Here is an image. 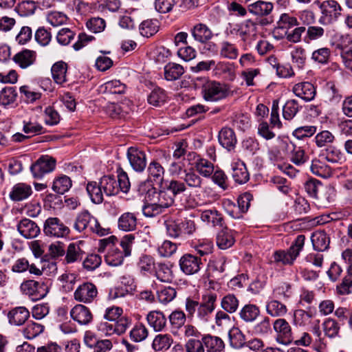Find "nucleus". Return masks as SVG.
I'll use <instances>...</instances> for the list:
<instances>
[{"label":"nucleus","instance_id":"nucleus-5","mask_svg":"<svg viewBox=\"0 0 352 352\" xmlns=\"http://www.w3.org/2000/svg\"><path fill=\"white\" fill-rule=\"evenodd\" d=\"M160 186L162 188L159 191H157L155 188L148 189L145 199L147 202H154V204L158 205L162 210H164L172 206L174 199L165 186Z\"/></svg>","mask_w":352,"mask_h":352},{"label":"nucleus","instance_id":"nucleus-7","mask_svg":"<svg viewBox=\"0 0 352 352\" xmlns=\"http://www.w3.org/2000/svg\"><path fill=\"white\" fill-rule=\"evenodd\" d=\"M216 300L217 294L215 293L210 292L203 295L195 315L196 318L204 322L208 321L215 309Z\"/></svg>","mask_w":352,"mask_h":352},{"label":"nucleus","instance_id":"nucleus-16","mask_svg":"<svg viewBox=\"0 0 352 352\" xmlns=\"http://www.w3.org/2000/svg\"><path fill=\"white\" fill-rule=\"evenodd\" d=\"M182 180L185 183L186 188L194 190L196 192L201 191L205 184L201 177L192 169H188L182 176Z\"/></svg>","mask_w":352,"mask_h":352},{"label":"nucleus","instance_id":"nucleus-1","mask_svg":"<svg viewBox=\"0 0 352 352\" xmlns=\"http://www.w3.org/2000/svg\"><path fill=\"white\" fill-rule=\"evenodd\" d=\"M195 85L197 88H201L203 98L207 102H219L232 95L228 85L209 80L206 78H197Z\"/></svg>","mask_w":352,"mask_h":352},{"label":"nucleus","instance_id":"nucleus-27","mask_svg":"<svg viewBox=\"0 0 352 352\" xmlns=\"http://www.w3.org/2000/svg\"><path fill=\"white\" fill-rule=\"evenodd\" d=\"M232 177L234 182L239 184L246 183L250 179V175L245 163L241 160L232 164Z\"/></svg>","mask_w":352,"mask_h":352},{"label":"nucleus","instance_id":"nucleus-55","mask_svg":"<svg viewBox=\"0 0 352 352\" xmlns=\"http://www.w3.org/2000/svg\"><path fill=\"white\" fill-rule=\"evenodd\" d=\"M292 63L298 69H302L306 63V52L302 47H295L291 52Z\"/></svg>","mask_w":352,"mask_h":352},{"label":"nucleus","instance_id":"nucleus-35","mask_svg":"<svg viewBox=\"0 0 352 352\" xmlns=\"http://www.w3.org/2000/svg\"><path fill=\"white\" fill-rule=\"evenodd\" d=\"M266 312L272 317H282L287 312V306L278 300H270L266 303Z\"/></svg>","mask_w":352,"mask_h":352},{"label":"nucleus","instance_id":"nucleus-45","mask_svg":"<svg viewBox=\"0 0 352 352\" xmlns=\"http://www.w3.org/2000/svg\"><path fill=\"white\" fill-rule=\"evenodd\" d=\"M184 72L183 67L177 63H170L164 67V77L169 81L179 78Z\"/></svg>","mask_w":352,"mask_h":352},{"label":"nucleus","instance_id":"nucleus-17","mask_svg":"<svg viewBox=\"0 0 352 352\" xmlns=\"http://www.w3.org/2000/svg\"><path fill=\"white\" fill-rule=\"evenodd\" d=\"M29 317L30 311L25 307L12 308L7 314L9 324L13 326L23 324Z\"/></svg>","mask_w":352,"mask_h":352},{"label":"nucleus","instance_id":"nucleus-4","mask_svg":"<svg viewBox=\"0 0 352 352\" xmlns=\"http://www.w3.org/2000/svg\"><path fill=\"white\" fill-rule=\"evenodd\" d=\"M21 292L28 296L33 300H38L45 297L49 292L48 285L43 281L28 280L20 286Z\"/></svg>","mask_w":352,"mask_h":352},{"label":"nucleus","instance_id":"nucleus-40","mask_svg":"<svg viewBox=\"0 0 352 352\" xmlns=\"http://www.w3.org/2000/svg\"><path fill=\"white\" fill-rule=\"evenodd\" d=\"M260 314L258 307L252 304L245 305L239 312L240 318L246 322H254Z\"/></svg>","mask_w":352,"mask_h":352},{"label":"nucleus","instance_id":"nucleus-29","mask_svg":"<svg viewBox=\"0 0 352 352\" xmlns=\"http://www.w3.org/2000/svg\"><path fill=\"white\" fill-rule=\"evenodd\" d=\"M193 38L199 43H206L213 36L211 30L204 23H198L193 26L190 30Z\"/></svg>","mask_w":352,"mask_h":352},{"label":"nucleus","instance_id":"nucleus-53","mask_svg":"<svg viewBox=\"0 0 352 352\" xmlns=\"http://www.w3.org/2000/svg\"><path fill=\"white\" fill-rule=\"evenodd\" d=\"M36 3L32 0L22 1L15 7V10L21 16H28L34 13Z\"/></svg>","mask_w":352,"mask_h":352},{"label":"nucleus","instance_id":"nucleus-39","mask_svg":"<svg viewBox=\"0 0 352 352\" xmlns=\"http://www.w3.org/2000/svg\"><path fill=\"white\" fill-rule=\"evenodd\" d=\"M203 342L208 352H221L225 347L223 341L217 336L205 335L203 336Z\"/></svg>","mask_w":352,"mask_h":352},{"label":"nucleus","instance_id":"nucleus-12","mask_svg":"<svg viewBox=\"0 0 352 352\" xmlns=\"http://www.w3.org/2000/svg\"><path fill=\"white\" fill-rule=\"evenodd\" d=\"M257 34V25L251 20L241 23L236 30V35L245 45H250L255 40Z\"/></svg>","mask_w":352,"mask_h":352},{"label":"nucleus","instance_id":"nucleus-11","mask_svg":"<svg viewBox=\"0 0 352 352\" xmlns=\"http://www.w3.org/2000/svg\"><path fill=\"white\" fill-rule=\"evenodd\" d=\"M276 140L290 153L291 160L296 165L300 166L307 162L309 157L301 147L296 146L293 142L284 140L280 137Z\"/></svg>","mask_w":352,"mask_h":352},{"label":"nucleus","instance_id":"nucleus-56","mask_svg":"<svg viewBox=\"0 0 352 352\" xmlns=\"http://www.w3.org/2000/svg\"><path fill=\"white\" fill-rule=\"evenodd\" d=\"M82 251L79 245L72 243L66 251L65 261L68 263H72L82 258Z\"/></svg>","mask_w":352,"mask_h":352},{"label":"nucleus","instance_id":"nucleus-6","mask_svg":"<svg viewBox=\"0 0 352 352\" xmlns=\"http://www.w3.org/2000/svg\"><path fill=\"white\" fill-rule=\"evenodd\" d=\"M322 16L320 22L324 25L331 24L336 21L341 15L342 8L334 0L323 1L320 5Z\"/></svg>","mask_w":352,"mask_h":352},{"label":"nucleus","instance_id":"nucleus-33","mask_svg":"<svg viewBox=\"0 0 352 352\" xmlns=\"http://www.w3.org/2000/svg\"><path fill=\"white\" fill-rule=\"evenodd\" d=\"M273 4L271 2L257 1L248 6L250 13L257 16H267L273 10Z\"/></svg>","mask_w":352,"mask_h":352},{"label":"nucleus","instance_id":"nucleus-50","mask_svg":"<svg viewBox=\"0 0 352 352\" xmlns=\"http://www.w3.org/2000/svg\"><path fill=\"white\" fill-rule=\"evenodd\" d=\"M148 336V331L142 323L135 324L129 333L130 338L135 342H140L146 340Z\"/></svg>","mask_w":352,"mask_h":352},{"label":"nucleus","instance_id":"nucleus-34","mask_svg":"<svg viewBox=\"0 0 352 352\" xmlns=\"http://www.w3.org/2000/svg\"><path fill=\"white\" fill-rule=\"evenodd\" d=\"M118 228L123 231L129 232L135 230L137 226V217L133 212H124L118 219Z\"/></svg>","mask_w":352,"mask_h":352},{"label":"nucleus","instance_id":"nucleus-52","mask_svg":"<svg viewBox=\"0 0 352 352\" xmlns=\"http://www.w3.org/2000/svg\"><path fill=\"white\" fill-rule=\"evenodd\" d=\"M17 93L12 87H6L0 91V104L7 107L12 104L16 98Z\"/></svg>","mask_w":352,"mask_h":352},{"label":"nucleus","instance_id":"nucleus-49","mask_svg":"<svg viewBox=\"0 0 352 352\" xmlns=\"http://www.w3.org/2000/svg\"><path fill=\"white\" fill-rule=\"evenodd\" d=\"M155 269V276L158 280L164 283H170L173 280V273L168 265L158 263Z\"/></svg>","mask_w":352,"mask_h":352},{"label":"nucleus","instance_id":"nucleus-48","mask_svg":"<svg viewBox=\"0 0 352 352\" xmlns=\"http://www.w3.org/2000/svg\"><path fill=\"white\" fill-rule=\"evenodd\" d=\"M195 168L199 175L209 177L214 172V165L206 159L200 158L195 162Z\"/></svg>","mask_w":352,"mask_h":352},{"label":"nucleus","instance_id":"nucleus-37","mask_svg":"<svg viewBox=\"0 0 352 352\" xmlns=\"http://www.w3.org/2000/svg\"><path fill=\"white\" fill-rule=\"evenodd\" d=\"M311 242L314 250L322 252L329 248L330 240L324 231H316L312 234Z\"/></svg>","mask_w":352,"mask_h":352},{"label":"nucleus","instance_id":"nucleus-54","mask_svg":"<svg viewBox=\"0 0 352 352\" xmlns=\"http://www.w3.org/2000/svg\"><path fill=\"white\" fill-rule=\"evenodd\" d=\"M239 305V300L234 294L225 296L221 302L222 309L230 314L234 313L237 310Z\"/></svg>","mask_w":352,"mask_h":352},{"label":"nucleus","instance_id":"nucleus-44","mask_svg":"<svg viewBox=\"0 0 352 352\" xmlns=\"http://www.w3.org/2000/svg\"><path fill=\"white\" fill-rule=\"evenodd\" d=\"M52 75L57 84H63L66 81L67 64L64 62H57L52 67Z\"/></svg>","mask_w":352,"mask_h":352},{"label":"nucleus","instance_id":"nucleus-47","mask_svg":"<svg viewBox=\"0 0 352 352\" xmlns=\"http://www.w3.org/2000/svg\"><path fill=\"white\" fill-rule=\"evenodd\" d=\"M71 179L67 175H61L56 178L52 184V190L58 194H64L72 187Z\"/></svg>","mask_w":352,"mask_h":352},{"label":"nucleus","instance_id":"nucleus-60","mask_svg":"<svg viewBox=\"0 0 352 352\" xmlns=\"http://www.w3.org/2000/svg\"><path fill=\"white\" fill-rule=\"evenodd\" d=\"M166 96L165 91L161 88L154 89L148 96V102L150 104L158 107L166 101Z\"/></svg>","mask_w":352,"mask_h":352},{"label":"nucleus","instance_id":"nucleus-13","mask_svg":"<svg viewBox=\"0 0 352 352\" xmlns=\"http://www.w3.org/2000/svg\"><path fill=\"white\" fill-rule=\"evenodd\" d=\"M96 287L91 283H85L78 287L74 294V299L78 302L90 303L97 296Z\"/></svg>","mask_w":352,"mask_h":352},{"label":"nucleus","instance_id":"nucleus-20","mask_svg":"<svg viewBox=\"0 0 352 352\" xmlns=\"http://www.w3.org/2000/svg\"><path fill=\"white\" fill-rule=\"evenodd\" d=\"M32 194V189L30 185L25 183H18L13 186L9 197L13 201H21L28 199Z\"/></svg>","mask_w":352,"mask_h":352},{"label":"nucleus","instance_id":"nucleus-25","mask_svg":"<svg viewBox=\"0 0 352 352\" xmlns=\"http://www.w3.org/2000/svg\"><path fill=\"white\" fill-rule=\"evenodd\" d=\"M295 95L305 101L312 100L316 95L315 87L309 82H300L295 85L293 87Z\"/></svg>","mask_w":352,"mask_h":352},{"label":"nucleus","instance_id":"nucleus-58","mask_svg":"<svg viewBox=\"0 0 352 352\" xmlns=\"http://www.w3.org/2000/svg\"><path fill=\"white\" fill-rule=\"evenodd\" d=\"M164 225L166 227L167 234L170 237L177 238L182 236L181 220L168 219L165 221Z\"/></svg>","mask_w":352,"mask_h":352},{"label":"nucleus","instance_id":"nucleus-63","mask_svg":"<svg viewBox=\"0 0 352 352\" xmlns=\"http://www.w3.org/2000/svg\"><path fill=\"white\" fill-rule=\"evenodd\" d=\"M299 106L295 100H289L286 102L283 107V116L285 120H292L298 111Z\"/></svg>","mask_w":352,"mask_h":352},{"label":"nucleus","instance_id":"nucleus-24","mask_svg":"<svg viewBox=\"0 0 352 352\" xmlns=\"http://www.w3.org/2000/svg\"><path fill=\"white\" fill-rule=\"evenodd\" d=\"M148 325L156 332L162 331L166 327L167 320L160 311H151L146 316Z\"/></svg>","mask_w":352,"mask_h":352},{"label":"nucleus","instance_id":"nucleus-46","mask_svg":"<svg viewBox=\"0 0 352 352\" xmlns=\"http://www.w3.org/2000/svg\"><path fill=\"white\" fill-rule=\"evenodd\" d=\"M219 54L222 58L234 60L237 58L239 50L234 44L224 41L220 44Z\"/></svg>","mask_w":352,"mask_h":352},{"label":"nucleus","instance_id":"nucleus-3","mask_svg":"<svg viewBox=\"0 0 352 352\" xmlns=\"http://www.w3.org/2000/svg\"><path fill=\"white\" fill-rule=\"evenodd\" d=\"M305 240L304 235H298L289 248L275 251L272 255L274 262L284 265H293L304 247Z\"/></svg>","mask_w":352,"mask_h":352},{"label":"nucleus","instance_id":"nucleus-31","mask_svg":"<svg viewBox=\"0 0 352 352\" xmlns=\"http://www.w3.org/2000/svg\"><path fill=\"white\" fill-rule=\"evenodd\" d=\"M235 242L234 232L228 228L221 230L217 236V245L221 250H226Z\"/></svg>","mask_w":352,"mask_h":352},{"label":"nucleus","instance_id":"nucleus-22","mask_svg":"<svg viewBox=\"0 0 352 352\" xmlns=\"http://www.w3.org/2000/svg\"><path fill=\"white\" fill-rule=\"evenodd\" d=\"M12 60L21 68L26 69L35 63L36 53L35 51L25 49L16 53Z\"/></svg>","mask_w":352,"mask_h":352},{"label":"nucleus","instance_id":"nucleus-41","mask_svg":"<svg viewBox=\"0 0 352 352\" xmlns=\"http://www.w3.org/2000/svg\"><path fill=\"white\" fill-rule=\"evenodd\" d=\"M139 30L140 34L143 36H152L159 30V22L156 19L145 20L140 23Z\"/></svg>","mask_w":352,"mask_h":352},{"label":"nucleus","instance_id":"nucleus-18","mask_svg":"<svg viewBox=\"0 0 352 352\" xmlns=\"http://www.w3.org/2000/svg\"><path fill=\"white\" fill-rule=\"evenodd\" d=\"M72 318L81 325H87L93 320V316L89 308L82 305L74 306L71 311Z\"/></svg>","mask_w":352,"mask_h":352},{"label":"nucleus","instance_id":"nucleus-61","mask_svg":"<svg viewBox=\"0 0 352 352\" xmlns=\"http://www.w3.org/2000/svg\"><path fill=\"white\" fill-rule=\"evenodd\" d=\"M324 30L319 26H309L307 29L304 41L310 43L313 41L318 40L324 36Z\"/></svg>","mask_w":352,"mask_h":352},{"label":"nucleus","instance_id":"nucleus-57","mask_svg":"<svg viewBox=\"0 0 352 352\" xmlns=\"http://www.w3.org/2000/svg\"><path fill=\"white\" fill-rule=\"evenodd\" d=\"M322 327L324 334L330 338L336 337L340 329L339 324L334 319L331 318H327L324 321Z\"/></svg>","mask_w":352,"mask_h":352},{"label":"nucleus","instance_id":"nucleus-10","mask_svg":"<svg viewBox=\"0 0 352 352\" xmlns=\"http://www.w3.org/2000/svg\"><path fill=\"white\" fill-rule=\"evenodd\" d=\"M305 191L313 198L320 200L323 204H329L332 201V197H324L322 192L325 191L326 194H331L333 192L331 188H324L322 184L316 179H310L305 184Z\"/></svg>","mask_w":352,"mask_h":352},{"label":"nucleus","instance_id":"nucleus-23","mask_svg":"<svg viewBox=\"0 0 352 352\" xmlns=\"http://www.w3.org/2000/svg\"><path fill=\"white\" fill-rule=\"evenodd\" d=\"M12 271L16 273H23L27 271L31 274L41 276L43 270L38 268L34 263L30 264L25 258L16 259L12 265Z\"/></svg>","mask_w":352,"mask_h":352},{"label":"nucleus","instance_id":"nucleus-28","mask_svg":"<svg viewBox=\"0 0 352 352\" xmlns=\"http://www.w3.org/2000/svg\"><path fill=\"white\" fill-rule=\"evenodd\" d=\"M219 144L228 151L232 150L236 144L235 133L230 128H223L219 133Z\"/></svg>","mask_w":352,"mask_h":352},{"label":"nucleus","instance_id":"nucleus-38","mask_svg":"<svg viewBox=\"0 0 352 352\" xmlns=\"http://www.w3.org/2000/svg\"><path fill=\"white\" fill-rule=\"evenodd\" d=\"M310 170L313 174L322 178H328L332 175L331 167L317 158L312 160Z\"/></svg>","mask_w":352,"mask_h":352},{"label":"nucleus","instance_id":"nucleus-36","mask_svg":"<svg viewBox=\"0 0 352 352\" xmlns=\"http://www.w3.org/2000/svg\"><path fill=\"white\" fill-rule=\"evenodd\" d=\"M173 340L169 334H158L155 336L151 346L155 351H165L172 345Z\"/></svg>","mask_w":352,"mask_h":352},{"label":"nucleus","instance_id":"nucleus-43","mask_svg":"<svg viewBox=\"0 0 352 352\" xmlns=\"http://www.w3.org/2000/svg\"><path fill=\"white\" fill-rule=\"evenodd\" d=\"M202 221L211 223L212 226H221L223 217L221 214L216 210H206L202 211L200 214Z\"/></svg>","mask_w":352,"mask_h":352},{"label":"nucleus","instance_id":"nucleus-21","mask_svg":"<svg viewBox=\"0 0 352 352\" xmlns=\"http://www.w3.org/2000/svg\"><path fill=\"white\" fill-rule=\"evenodd\" d=\"M274 329L281 339L282 344L290 343L292 340V329L289 324L283 318H279L274 321Z\"/></svg>","mask_w":352,"mask_h":352},{"label":"nucleus","instance_id":"nucleus-9","mask_svg":"<svg viewBox=\"0 0 352 352\" xmlns=\"http://www.w3.org/2000/svg\"><path fill=\"white\" fill-rule=\"evenodd\" d=\"M56 167V160L49 155H43L34 163L30 170L36 179H41L45 174L52 172Z\"/></svg>","mask_w":352,"mask_h":352},{"label":"nucleus","instance_id":"nucleus-26","mask_svg":"<svg viewBox=\"0 0 352 352\" xmlns=\"http://www.w3.org/2000/svg\"><path fill=\"white\" fill-rule=\"evenodd\" d=\"M148 178L150 182L162 186L164 182L165 170L157 161L151 162L147 168Z\"/></svg>","mask_w":352,"mask_h":352},{"label":"nucleus","instance_id":"nucleus-19","mask_svg":"<svg viewBox=\"0 0 352 352\" xmlns=\"http://www.w3.org/2000/svg\"><path fill=\"white\" fill-rule=\"evenodd\" d=\"M19 233L25 239H33L40 233L39 227L33 221L23 219L17 225Z\"/></svg>","mask_w":352,"mask_h":352},{"label":"nucleus","instance_id":"nucleus-64","mask_svg":"<svg viewBox=\"0 0 352 352\" xmlns=\"http://www.w3.org/2000/svg\"><path fill=\"white\" fill-rule=\"evenodd\" d=\"M68 18L65 14L58 11H50L47 14V21L53 26L65 23Z\"/></svg>","mask_w":352,"mask_h":352},{"label":"nucleus","instance_id":"nucleus-59","mask_svg":"<svg viewBox=\"0 0 352 352\" xmlns=\"http://www.w3.org/2000/svg\"><path fill=\"white\" fill-rule=\"evenodd\" d=\"M43 329L44 326L42 324L34 322H30L23 329V334L25 338L31 340L41 334Z\"/></svg>","mask_w":352,"mask_h":352},{"label":"nucleus","instance_id":"nucleus-8","mask_svg":"<svg viewBox=\"0 0 352 352\" xmlns=\"http://www.w3.org/2000/svg\"><path fill=\"white\" fill-rule=\"evenodd\" d=\"M43 232L49 236L63 238L69 234V228L58 218L49 217L45 221Z\"/></svg>","mask_w":352,"mask_h":352},{"label":"nucleus","instance_id":"nucleus-42","mask_svg":"<svg viewBox=\"0 0 352 352\" xmlns=\"http://www.w3.org/2000/svg\"><path fill=\"white\" fill-rule=\"evenodd\" d=\"M336 140L335 135L328 130H323L318 133L314 137V142L317 147H328Z\"/></svg>","mask_w":352,"mask_h":352},{"label":"nucleus","instance_id":"nucleus-14","mask_svg":"<svg viewBox=\"0 0 352 352\" xmlns=\"http://www.w3.org/2000/svg\"><path fill=\"white\" fill-rule=\"evenodd\" d=\"M179 263L181 270L186 275L197 273L203 265L200 258L190 254L182 256Z\"/></svg>","mask_w":352,"mask_h":352},{"label":"nucleus","instance_id":"nucleus-30","mask_svg":"<svg viewBox=\"0 0 352 352\" xmlns=\"http://www.w3.org/2000/svg\"><path fill=\"white\" fill-rule=\"evenodd\" d=\"M99 183L104 195L113 196L119 192L118 182L113 175H104L100 178Z\"/></svg>","mask_w":352,"mask_h":352},{"label":"nucleus","instance_id":"nucleus-32","mask_svg":"<svg viewBox=\"0 0 352 352\" xmlns=\"http://www.w3.org/2000/svg\"><path fill=\"white\" fill-rule=\"evenodd\" d=\"M86 190L91 201L95 204H100L104 201V192L100 184L96 182H90L87 184Z\"/></svg>","mask_w":352,"mask_h":352},{"label":"nucleus","instance_id":"nucleus-15","mask_svg":"<svg viewBox=\"0 0 352 352\" xmlns=\"http://www.w3.org/2000/svg\"><path fill=\"white\" fill-rule=\"evenodd\" d=\"M127 158L134 170L142 172L146 168V156L143 151L135 147H130L127 151Z\"/></svg>","mask_w":352,"mask_h":352},{"label":"nucleus","instance_id":"nucleus-51","mask_svg":"<svg viewBox=\"0 0 352 352\" xmlns=\"http://www.w3.org/2000/svg\"><path fill=\"white\" fill-rule=\"evenodd\" d=\"M320 157L329 162L338 163L342 159V153L337 147L331 145L321 151Z\"/></svg>","mask_w":352,"mask_h":352},{"label":"nucleus","instance_id":"nucleus-2","mask_svg":"<svg viewBox=\"0 0 352 352\" xmlns=\"http://www.w3.org/2000/svg\"><path fill=\"white\" fill-rule=\"evenodd\" d=\"M74 228L79 232L82 231L93 232L100 236L109 234V230L102 228L98 219L87 210H84L78 214Z\"/></svg>","mask_w":352,"mask_h":352},{"label":"nucleus","instance_id":"nucleus-62","mask_svg":"<svg viewBox=\"0 0 352 352\" xmlns=\"http://www.w3.org/2000/svg\"><path fill=\"white\" fill-rule=\"evenodd\" d=\"M124 254L118 249H112L105 256L106 263L111 266H119L123 263Z\"/></svg>","mask_w":352,"mask_h":352}]
</instances>
